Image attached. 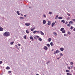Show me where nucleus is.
Listing matches in <instances>:
<instances>
[{
    "label": "nucleus",
    "instance_id": "obj_57",
    "mask_svg": "<svg viewBox=\"0 0 75 75\" xmlns=\"http://www.w3.org/2000/svg\"><path fill=\"white\" fill-rule=\"evenodd\" d=\"M66 34H64V36H66Z\"/></svg>",
    "mask_w": 75,
    "mask_h": 75
},
{
    "label": "nucleus",
    "instance_id": "obj_59",
    "mask_svg": "<svg viewBox=\"0 0 75 75\" xmlns=\"http://www.w3.org/2000/svg\"><path fill=\"white\" fill-rule=\"evenodd\" d=\"M15 46L17 47V45H15Z\"/></svg>",
    "mask_w": 75,
    "mask_h": 75
},
{
    "label": "nucleus",
    "instance_id": "obj_52",
    "mask_svg": "<svg viewBox=\"0 0 75 75\" xmlns=\"http://www.w3.org/2000/svg\"><path fill=\"white\" fill-rule=\"evenodd\" d=\"M67 15H68L69 16H70V14L69 13H67Z\"/></svg>",
    "mask_w": 75,
    "mask_h": 75
},
{
    "label": "nucleus",
    "instance_id": "obj_14",
    "mask_svg": "<svg viewBox=\"0 0 75 75\" xmlns=\"http://www.w3.org/2000/svg\"><path fill=\"white\" fill-rule=\"evenodd\" d=\"M51 41V38H49L48 39V41H49V42H50Z\"/></svg>",
    "mask_w": 75,
    "mask_h": 75
},
{
    "label": "nucleus",
    "instance_id": "obj_36",
    "mask_svg": "<svg viewBox=\"0 0 75 75\" xmlns=\"http://www.w3.org/2000/svg\"><path fill=\"white\" fill-rule=\"evenodd\" d=\"M73 64H74V63H73V62H70V64L71 65H73Z\"/></svg>",
    "mask_w": 75,
    "mask_h": 75
},
{
    "label": "nucleus",
    "instance_id": "obj_61",
    "mask_svg": "<svg viewBox=\"0 0 75 75\" xmlns=\"http://www.w3.org/2000/svg\"><path fill=\"white\" fill-rule=\"evenodd\" d=\"M36 75H39V74H36Z\"/></svg>",
    "mask_w": 75,
    "mask_h": 75
},
{
    "label": "nucleus",
    "instance_id": "obj_6",
    "mask_svg": "<svg viewBox=\"0 0 75 75\" xmlns=\"http://www.w3.org/2000/svg\"><path fill=\"white\" fill-rule=\"evenodd\" d=\"M40 34H41V35H44V33L42 32V31H40Z\"/></svg>",
    "mask_w": 75,
    "mask_h": 75
},
{
    "label": "nucleus",
    "instance_id": "obj_2",
    "mask_svg": "<svg viewBox=\"0 0 75 75\" xmlns=\"http://www.w3.org/2000/svg\"><path fill=\"white\" fill-rule=\"evenodd\" d=\"M25 25L26 26H29V25H31V24H30V23H26L25 24Z\"/></svg>",
    "mask_w": 75,
    "mask_h": 75
},
{
    "label": "nucleus",
    "instance_id": "obj_53",
    "mask_svg": "<svg viewBox=\"0 0 75 75\" xmlns=\"http://www.w3.org/2000/svg\"><path fill=\"white\" fill-rule=\"evenodd\" d=\"M73 67H74V66H73V65H72V66H71V69H72V68H73Z\"/></svg>",
    "mask_w": 75,
    "mask_h": 75
},
{
    "label": "nucleus",
    "instance_id": "obj_15",
    "mask_svg": "<svg viewBox=\"0 0 75 75\" xmlns=\"http://www.w3.org/2000/svg\"><path fill=\"white\" fill-rule=\"evenodd\" d=\"M61 22H62L63 23H65V21L64 20H62L61 21Z\"/></svg>",
    "mask_w": 75,
    "mask_h": 75
},
{
    "label": "nucleus",
    "instance_id": "obj_41",
    "mask_svg": "<svg viewBox=\"0 0 75 75\" xmlns=\"http://www.w3.org/2000/svg\"><path fill=\"white\" fill-rule=\"evenodd\" d=\"M18 46H19V47H20V46H21V45L19 43L18 44Z\"/></svg>",
    "mask_w": 75,
    "mask_h": 75
},
{
    "label": "nucleus",
    "instance_id": "obj_17",
    "mask_svg": "<svg viewBox=\"0 0 75 75\" xmlns=\"http://www.w3.org/2000/svg\"><path fill=\"white\" fill-rule=\"evenodd\" d=\"M52 12H49V14H50V15H51V14H52Z\"/></svg>",
    "mask_w": 75,
    "mask_h": 75
},
{
    "label": "nucleus",
    "instance_id": "obj_55",
    "mask_svg": "<svg viewBox=\"0 0 75 75\" xmlns=\"http://www.w3.org/2000/svg\"><path fill=\"white\" fill-rule=\"evenodd\" d=\"M29 8H31V6H29Z\"/></svg>",
    "mask_w": 75,
    "mask_h": 75
},
{
    "label": "nucleus",
    "instance_id": "obj_7",
    "mask_svg": "<svg viewBox=\"0 0 75 75\" xmlns=\"http://www.w3.org/2000/svg\"><path fill=\"white\" fill-rule=\"evenodd\" d=\"M30 39L32 40V41H34V39H33V37L32 36H30Z\"/></svg>",
    "mask_w": 75,
    "mask_h": 75
},
{
    "label": "nucleus",
    "instance_id": "obj_48",
    "mask_svg": "<svg viewBox=\"0 0 75 75\" xmlns=\"http://www.w3.org/2000/svg\"><path fill=\"white\" fill-rule=\"evenodd\" d=\"M37 33H38V34H40V32L39 31H37Z\"/></svg>",
    "mask_w": 75,
    "mask_h": 75
},
{
    "label": "nucleus",
    "instance_id": "obj_20",
    "mask_svg": "<svg viewBox=\"0 0 75 75\" xmlns=\"http://www.w3.org/2000/svg\"><path fill=\"white\" fill-rule=\"evenodd\" d=\"M58 16L57 15L56 16V17L55 18V19L56 20H57L58 19Z\"/></svg>",
    "mask_w": 75,
    "mask_h": 75
},
{
    "label": "nucleus",
    "instance_id": "obj_28",
    "mask_svg": "<svg viewBox=\"0 0 75 75\" xmlns=\"http://www.w3.org/2000/svg\"><path fill=\"white\" fill-rule=\"evenodd\" d=\"M70 72V71L68 70H66V72Z\"/></svg>",
    "mask_w": 75,
    "mask_h": 75
},
{
    "label": "nucleus",
    "instance_id": "obj_50",
    "mask_svg": "<svg viewBox=\"0 0 75 75\" xmlns=\"http://www.w3.org/2000/svg\"><path fill=\"white\" fill-rule=\"evenodd\" d=\"M73 21H74L75 22V19H72Z\"/></svg>",
    "mask_w": 75,
    "mask_h": 75
},
{
    "label": "nucleus",
    "instance_id": "obj_42",
    "mask_svg": "<svg viewBox=\"0 0 75 75\" xmlns=\"http://www.w3.org/2000/svg\"><path fill=\"white\" fill-rule=\"evenodd\" d=\"M60 58H61V57H59V58H57V59H58L59 60V59H60Z\"/></svg>",
    "mask_w": 75,
    "mask_h": 75
},
{
    "label": "nucleus",
    "instance_id": "obj_38",
    "mask_svg": "<svg viewBox=\"0 0 75 75\" xmlns=\"http://www.w3.org/2000/svg\"><path fill=\"white\" fill-rule=\"evenodd\" d=\"M67 68L68 69H71V67H68Z\"/></svg>",
    "mask_w": 75,
    "mask_h": 75
},
{
    "label": "nucleus",
    "instance_id": "obj_45",
    "mask_svg": "<svg viewBox=\"0 0 75 75\" xmlns=\"http://www.w3.org/2000/svg\"><path fill=\"white\" fill-rule=\"evenodd\" d=\"M50 61H49L48 62L46 63V64H48V63H50Z\"/></svg>",
    "mask_w": 75,
    "mask_h": 75
},
{
    "label": "nucleus",
    "instance_id": "obj_12",
    "mask_svg": "<svg viewBox=\"0 0 75 75\" xmlns=\"http://www.w3.org/2000/svg\"><path fill=\"white\" fill-rule=\"evenodd\" d=\"M56 52L57 53H59V52H60V51L59 50H57L56 51Z\"/></svg>",
    "mask_w": 75,
    "mask_h": 75
},
{
    "label": "nucleus",
    "instance_id": "obj_25",
    "mask_svg": "<svg viewBox=\"0 0 75 75\" xmlns=\"http://www.w3.org/2000/svg\"><path fill=\"white\" fill-rule=\"evenodd\" d=\"M62 33H65V30H64L62 31Z\"/></svg>",
    "mask_w": 75,
    "mask_h": 75
},
{
    "label": "nucleus",
    "instance_id": "obj_1",
    "mask_svg": "<svg viewBox=\"0 0 75 75\" xmlns=\"http://www.w3.org/2000/svg\"><path fill=\"white\" fill-rule=\"evenodd\" d=\"M4 35L5 37H8L10 35V33L8 32H6L3 34Z\"/></svg>",
    "mask_w": 75,
    "mask_h": 75
},
{
    "label": "nucleus",
    "instance_id": "obj_5",
    "mask_svg": "<svg viewBox=\"0 0 75 75\" xmlns=\"http://www.w3.org/2000/svg\"><path fill=\"white\" fill-rule=\"evenodd\" d=\"M43 48L44 50H48V47L47 46H45Z\"/></svg>",
    "mask_w": 75,
    "mask_h": 75
},
{
    "label": "nucleus",
    "instance_id": "obj_8",
    "mask_svg": "<svg viewBox=\"0 0 75 75\" xmlns=\"http://www.w3.org/2000/svg\"><path fill=\"white\" fill-rule=\"evenodd\" d=\"M43 23L44 24H45L46 23V21L45 20H44L43 21Z\"/></svg>",
    "mask_w": 75,
    "mask_h": 75
},
{
    "label": "nucleus",
    "instance_id": "obj_54",
    "mask_svg": "<svg viewBox=\"0 0 75 75\" xmlns=\"http://www.w3.org/2000/svg\"><path fill=\"white\" fill-rule=\"evenodd\" d=\"M24 17H27V15H24Z\"/></svg>",
    "mask_w": 75,
    "mask_h": 75
},
{
    "label": "nucleus",
    "instance_id": "obj_49",
    "mask_svg": "<svg viewBox=\"0 0 75 75\" xmlns=\"http://www.w3.org/2000/svg\"><path fill=\"white\" fill-rule=\"evenodd\" d=\"M2 61H0V64H2Z\"/></svg>",
    "mask_w": 75,
    "mask_h": 75
},
{
    "label": "nucleus",
    "instance_id": "obj_40",
    "mask_svg": "<svg viewBox=\"0 0 75 75\" xmlns=\"http://www.w3.org/2000/svg\"><path fill=\"white\" fill-rule=\"evenodd\" d=\"M60 56H62V55H63V54L62 53H60Z\"/></svg>",
    "mask_w": 75,
    "mask_h": 75
},
{
    "label": "nucleus",
    "instance_id": "obj_29",
    "mask_svg": "<svg viewBox=\"0 0 75 75\" xmlns=\"http://www.w3.org/2000/svg\"><path fill=\"white\" fill-rule=\"evenodd\" d=\"M73 28H74V27L73 26L71 27V28H70L71 30H73Z\"/></svg>",
    "mask_w": 75,
    "mask_h": 75
},
{
    "label": "nucleus",
    "instance_id": "obj_44",
    "mask_svg": "<svg viewBox=\"0 0 75 75\" xmlns=\"http://www.w3.org/2000/svg\"><path fill=\"white\" fill-rule=\"evenodd\" d=\"M67 26L68 27H70V24H67Z\"/></svg>",
    "mask_w": 75,
    "mask_h": 75
},
{
    "label": "nucleus",
    "instance_id": "obj_23",
    "mask_svg": "<svg viewBox=\"0 0 75 75\" xmlns=\"http://www.w3.org/2000/svg\"><path fill=\"white\" fill-rule=\"evenodd\" d=\"M67 75H72V74H70L69 73H67Z\"/></svg>",
    "mask_w": 75,
    "mask_h": 75
},
{
    "label": "nucleus",
    "instance_id": "obj_47",
    "mask_svg": "<svg viewBox=\"0 0 75 75\" xmlns=\"http://www.w3.org/2000/svg\"><path fill=\"white\" fill-rule=\"evenodd\" d=\"M68 23V22L67 21H66L65 23V24H67Z\"/></svg>",
    "mask_w": 75,
    "mask_h": 75
},
{
    "label": "nucleus",
    "instance_id": "obj_13",
    "mask_svg": "<svg viewBox=\"0 0 75 75\" xmlns=\"http://www.w3.org/2000/svg\"><path fill=\"white\" fill-rule=\"evenodd\" d=\"M35 29V28H33L31 29L30 30L31 31H34V30Z\"/></svg>",
    "mask_w": 75,
    "mask_h": 75
},
{
    "label": "nucleus",
    "instance_id": "obj_9",
    "mask_svg": "<svg viewBox=\"0 0 75 75\" xmlns=\"http://www.w3.org/2000/svg\"><path fill=\"white\" fill-rule=\"evenodd\" d=\"M50 45H51V46L52 47L54 45V43L52 42H51L50 43Z\"/></svg>",
    "mask_w": 75,
    "mask_h": 75
},
{
    "label": "nucleus",
    "instance_id": "obj_58",
    "mask_svg": "<svg viewBox=\"0 0 75 75\" xmlns=\"http://www.w3.org/2000/svg\"><path fill=\"white\" fill-rule=\"evenodd\" d=\"M21 16H23V14H22V13H21Z\"/></svg>",
    "mask_w": 75,
    "mask_h": 75
},
{
    "label": "nucleus",
    "instance_id": "obj_26",
    "mask_svg": "<svg viewBox=\"0 0 75 75\" xmlns=\"http://www.w3.org/2000/svg\"><path fill=\"white\" fill-rule=\"evenodd\" d=\"M47 46L48 47H50V45L49 44H47Z\"/></svg>",
    "mask_w": 75,
    "mask_h": 75
},
{
    "label": "nucleus",
    "instance_id": "obj_19",
    "mask_svg": "<svg viewBox=\"0 0 75 75\" xmlns=\"http://www.w3.org/2000/svg\"><path fill=\"white\" fill-rule=\"evenodd\" d=\"M58 18L59 20H61V19H62L63 18H62V17H59Z\"/></svg>",
    "mask_w": 75,
    "mask_h": 75
},
{
    "label": "nucleus",
    "instance_id": "obj_56",
    "mask_svg": "<svg viewBox=\"0 0 75 75\" xmlns=\"http://www.w3.org/2000/svg\"><path fill=\"white\" fill-rule=\"evenodd\" d=\"M34 38H35V39H36V37H34Z\"/></svg>",
    "mask_w": 75,
    "mask_h": 75
},
{
    "label": "nucleus",
    "instance_id": "obj_43",
    "mask_svg": "<svg viewBox=\"0 0 75 75\" xmlns=\"http://www.w3.org/2000/svg\"><path fill=\"white\" fill-rule=\"evenodd\" d=\"M8 73H11V71H8Z\"/></svg>",
    "mask_w": 75,
    "mask_h": 75
},
{
    "label": "nucleus",
    "instance_id": "obj_10",
    "mask_svg": "<svg viewBox=\"0 0 75 75\" xmlns=\"http://www.w3.org/2000/svg\"><path fill=\"white\" fill-rule=\"evenodd\" d=\"M64 48L63 47L60 48V50L61 51H64Z\"/></svg>",
    "mask_w": 75,
    "mask_h": 75
},
{
    "label": "nucleus",
    "instance_id": "obj_32",
    "mask_svg": "<svg viewBox=\"0 0 75 75\" xmlns=\"http://www.w3.org/2000/svg\"><path fill=\"white\" fill-rule=\"evenodd\" d=\"M20 19H24V17H20Z\"/></svg>",
    "mask_w": 75,
    "mask_h": 75
},
{
    "label": "nucleus",
    "instance_id": "obj_22",
    "mask_svg": "<svg viewBox=\"0 0 75 75\" xmlns=\"http://www.w3.org/2000/svg\"><path fill=\"white\" fill-rule=\"evenodd\" d=\"M6 69H10V67H7L6 68Z\"/></svg>",
    "mask_w": 75,
    "mask_h": 75
},
{
    "label": "nucleus",
    "instance_id": "obj_39",
    "mask_svg": "<svg viewBox=\"0 0 75 75\" xmlns=\"http://www.w3.org/2000/svg\"><path fill=\"white\" fill-rule=\"evenodd\" d=\"M68 34H69V35L71 34V33H70V32H69V31H68Z\"/></svg>",
    "mask_w": 75,
    "mask_h": 75
},
{
    "label": "nucleus",
    "instance_id": "obj_16",
    "mask_svg": "<svg viewBox=\"0 0 75 75\" xmlns=\"http://www.w3.org/2000/svg\"><path fill=\"white\" fill-rule=\"evenodd\" d=\"M64 30V28H62L60 29V31H63V30Z\"/></svg>",
    "mask_w": 75,
    "mask_h": 75
},
{
    "label": "nucleus",
    "instance_id": "obj_18",
    "mask_svg": "<svg viewBox=\"0 0 75 75\" xmlns=\"http://www.w3.org/2000/svg\"><path fill=\"white\" fill-rule=\"evenodd\" d=\"M53 34H54V35L55 36H56V35H57V34L55 32L53 33Z\"/></svg>",
    "mask_w": 75,
    "mask_h": 75
},
{
    "label": "nucleus",
    "instance_id": "obj_34",
    "mask_svg": "<svg viewBox=\"0 0 75 75\" xmlns=\"http://www.w3.org/2000/svg\"><path fill=\"white\" fill-rule=\"evenodd\" d=\"M13 43H14V42H11V45H13Z\"/></svg>",
    "mask_w": 75,
    "mask_h": 75
},
{
    "label": "nucleus",
    "instance_id": "obj_33",
    "mask_svg": "<svg viewBox=\"0 0 75 75\" xmlns=\"http://www.w3.org/2000/svg\"><path fill=\"white\" fill-rule=\"evenodd\" d=\"M24 38L25 39H27V38H26V35L24 36Z\"/></svg>",
    "mask_w": 75,
    "mask_h": 75
},
{
    "label": "nucleus",
    "instance_id": "obj_24",
    "mask_svg": "<svg viewBox=\"0 0 75 75\" xmlns=\"http://www.w3.org/2000/svg\"><path fill=\"white\" fill-rule=\"evenodd\" d=\"M69 24H73V21H70L69 22Z\"/></svg>",
    "mask_w": 75,
    "mask_h": 75
},
{
    "label": "nucleus",
    "instance_id": "obj_60",
    "mask_svg": "<svg viewBox=\"0 0 75 75\" xmlns=\"http://www.w3.org/2000/svg\"><path fill=\"white\" fill-rule=\"evenodd\" d=\"M74 70H75V67H74Z\"/></svg>",
    "mask_w": 75,
    "mask_h": 75
},
{
    "label": "nucleus",
    "instance_id": "obj_64",
    "mask_svg": "<svg viewBox=\"0 0 75 75\" xmlns=\"http://www.w3.org/2000/svg\"><path fill=\"white\" fill-rule=\"evenodd\" d=\"M1 75H2V74H1Z\"/></svg>",
    "mask_w": 75,
    "mask_h": 75
},
{
    "label": "nucleus",
    "instance_id": "obj_62",
    "mask_svg": "<svg viewBox=\"0 0 75 75\" xmlns=\"http://www.w3.org/2000/svg\"><path fill=\"white\" fill-rule=\"evenodd\" d=\"M55 23H57V22L56 21H55Z\"/></svg>",
    "mask_w": 75,
    "mask_h": 75
},
{
    "label": "nucleus",
    "instance_id": "obj_11",
    "mask_svg": "<svg viewBox=\"0 0 75 75\" xmlns=\"http://www.w3.org/2000/svg\"><path fill=\"white\" fill-rule=\"evenodd\" d=\"M55 23H54V22L52 24V27H54V25H55Z\"/></svg>",
    "mask_w": 75,
    "mask_h": 75
},
{
    "label": "nucleus",
    "instance_id": "obj_37",
    "mask_svg": "<svg viewBox=\"0 0 75 75\" xmlns=\"http://www.w3.org/2000/svg\"><path fill=\"white\" fill-rule=\"evenodd\" d=\"M36 37L37 38H39V39L40 38V36H37Z\"/></svg>",
    "mask_w": 75,
    "mask_h": 75
},
{
    "label": "nucleus",
    "instance_id": "obj_27",
    "mask_svg": "<svg viewBox=\"0 0 75 75\" xmlns=\"http://www.w3.org/2000/svg\"><path fill=\"white\" fill-rule=\"evenodd\" d=\"M26 32L27 34H29V31H28L27 30H26Z\"/></svg>",
    "mask_w": 75,
    "mask_h": 75
},
{
    "label": "nucleus",
    "instance_id": "obj_21",
    "mask_svg": "<svg viewBox=\"0 0 75 75\" xmlns=\"http://www.w3.org/2000/svg\"><path fill=\"white\" fill-rule=\"evenodd\" d=\"M16 13H17V14L18 15H19L20 14V13H19V11H17L16 12Z\"/></svg>",
    "mask_w": 75,
    "mask_h": 75
},
{
    "label": "nucleus",
    "instance_id": "obj_46",
    "mask_svg": "<svg viewBox=\"0 0 75 75\" xmlns=\"http://www.w3.org/2000/svg\"><path fill=\"white\" fill-rule=\"evenodd\" d=\"M56 53H56V51L55 52V51L53 53L54 54H56Z\"/></svg>",
    "mask_w": 75,
    "mask_h": 75
},
{
    "label": "nucleus",
    "instance_id": "obj_4",
    "mask_svg": "<svg viewBox=\"0 0 75 75\" xmlns=\"http://www.w3.org/2000/svg\"><path fill=\"white\" fill-rule=\"evenodd\" d=\"M4 30V29L2 27L0 26V31H3Z\"/></svg>",
    "mask_w": 75,
    "mask_h": 75
},
{
    "label": "nucleus",
    "instance_id": "obj_35",
    "mask_svg": "<svg viewBox=\"0 0 75 75\" xmlns=\"http://www.w3.org/2000/svg\"><path fill=\"white\" fill-rule=\"evenodd\" d=\"M43 17H45V18H46V15H45L43 14Z\"/></svg>",
    "mask_w": 75,
    "mask_h": 75
},
{
    "label": "nucleus",
    "instance_id": "obj_31",
    "mask_svg": "<svg viewBox=\"0 0 75 75\" xmlns=\"http://www.w3.org/2000/svg\"><path fill=\"white\" fill-rule=\"evenodd\" d=\"M36 33H37V31L35 30L33 32V34H35Z\"/></svg>",
    "mask_w": 75,
    "mask_h": 75
},
{
    "label": "nucleus",
    "instance_id": "obj_3",
    "mask_svg": "<svg viewBox=\"0 0 75 75\" xmlns=\"http://www.w3.org/2000/svg\"><path fill=\"white\" fill-rule=\"evenodd\" d=\"M51 23L50 21H48V23H47V25H51Z\"/></svg>",
    "mask_w": 75,
    "mask_h": 75
},
{
    "label": "nucleus",
    "instance_id": "obj_63",
    "mask_svg": "<svg viewBox=\"0 0 75 75\" xmlns=\"http://www.w3.org/2000/svg\"><path fill=\"white\" fill-rule=\"evenodd\" d=\"M74 75H75V73H74Z\"/></svg>",
    "mask_w": 75,
    "mask_h": 75
},
{
    "label": "nucleus",
    "instance_id": "obj_51",
    "mask_svg": "<svg viewBox=\"0 0 75 75\" xmlns=\"http://www.w3.org/2000/svg\"><path fill=\"white\" fill-rule=\"evenodd\" d=\"M73 30L74 31H75V28H74Z\"/></svg>",
    "mask_w": 75,
    "mask_h": 75
},
{
    "label": "nucleus",
    "instance_id": "obj_30",
    "mask_svg": "<svg viewBox=\"0 0 75 75\" xmlns=\"http://www.w3.org/2000/svg\"><path fill=\"white\" fill-rule=\"evenodd\" d=\"M38 40H39V41H42V39L40 38Z\"/></svg>",
    "mask_w": 75,
    "mask_h": 75
}]
</instances>
